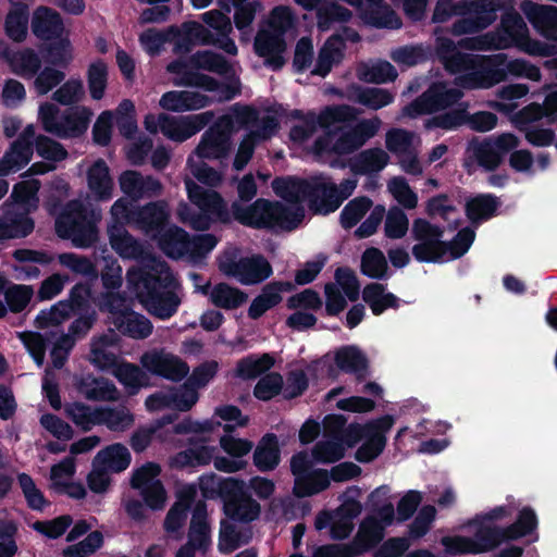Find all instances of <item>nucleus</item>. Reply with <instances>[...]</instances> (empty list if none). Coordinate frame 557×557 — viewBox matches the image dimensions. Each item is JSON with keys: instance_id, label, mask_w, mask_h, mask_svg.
<instances>
[{"instance_id": "nucleus-44", "label": "nucleus", "mask_w": 557, "mask_h": 557, "mask_svg": "<svg viewBox=\"0 0 557 557\" xmlns=\"http://www.w3.org/2000/svg\"><path fill=\"white\" fill-rule=\"evenodd\" d=\"M362 297L375 315H380L388 308H397L399 305V299L379 283H372L366 286L362 292Z\"/></svg>"}, {"instance_id": "nucleus-27", "label": "nucleus", "mask_w": 557, "mask_h": 557, "mask_svg": "<svg viewBox=\"0 0 557 557\" xmlns=\"http://www.w3.org/2000/svg\"><path fill=\"white\" fill-rule=\"evenodd\" d=\"M35 135L34 125H27L22 135L0 160V176H7L27 165L33 156L32 138Z\"/></svg>"}, {"instance_id": "nucleus-42", "label": "nucleus", "mask_w": 557, "mask_h": 557, "mask_svg": "<svg viewBox=\"0 0 557 557\" xmlns=\"http://www.w3.org/2000/svg\"><path fill=\"white\" fill-rule=\"evenodd\" d=\"M509 153V165L519 173L534 174L546 170L549 165V157L546 153H540L536 158H533L529 150H517V148Z\"/></svg>"}, {"instance_id": "nucleus-47", "label": "nucleus", "mask_w": 557, "mask_h": 557, "mask_svg": "<svg viewBox=\"0 0 557 557\" xmlns=\"http://www.w3.org/2000/svg\"><path fill=\"white\" fill-rule=\"evenodd\" d=\"M330 483L326 470L313 469L306 476L295 479L293 492L297 497H309L326 490Z\"/></svg>"}, {"instance_id": "nucleus-22", "label": "nucleus", "mask_w": 557, "mask_h": 557, "mask_svg": "<svg viewBox=\"0 0 557 557\" xmlns=\"http://www.w3.org/2000/svg\"><path fill=\"white\" fill-rule=\"evenodd\" d=\"M131 461L132 455H95L86 478L89 490L96 494L106 493L112 482L110 474L126 470Z\"/></svg>"}, {"instance_id": "nucleus-9", "label": "nucleus", "mask_w": 557, "mask_h": 557, "mask_svg": "<svg viewBox=\"0 0 557 557\" xmlns=\"http://www.w3.org/2000/svg\"><path fill=\"white\" fill-rule=\"evenodd\" d=\"M282 199L285 203L258 199L245 208L239 202H234L233 215L238 222L248 226L293 230L305 216V210L300 205L302 200Z\"/></svg>"}, {"instance_id": "nucleus-12", "label": "nucleus", "mask_w": 557, "mask_h": 557, "mask_svg": "<svg viewBox=\"0 0 557 557\" xmlns=\"http://www.w3.org/2000/svg\"><path fill=\"white\" fill-rule=\"evenodd\" d=\"M184 184L187 197L197 211L187 203H181L177 215L183 223L195 230H207L215 221L226 222L230 219L226 202L218 191L206 189L190 177H185Z\"/></svg>"}, {"instance_id": "nucleus-62", "label": "nucleus", "mask_w": 557, "mask_h": 557, "mask_svg": "<svg viewBox=\"0 0 557 557\" xmlns=\"http://www.w3.org/2000/svg\"><path fill=\"white\" fill-rule=\"evenodd\" d=\"M387 190L403 208L414 209L418 206V195L406 178L401 176L392 177L387 182Z\"/></svg>"}, {"instance_id": "nucleus-33", "label": "nucleus", "mask_w": 557, "mask_h": 557, "mask_svg": "<svg viewBox=\"0 0 557 557\" xmlns=\"http://www.w3.org/2000/svg\"><path fill=\"white\" fill-rule=\"evenodd\" d=\"M121 190L133 199L151 197L160 194L161 184L151 176H143L136 171H125L119 177Z\"/></svg>"}, {"instance_id": "nucleus-51", "label": "nucleus", "mask_w": 557, "mask_h": 557, "mask_svg": "<svg viewBox=\"0 0 557 557\" xmlns=\"http://www.w3.org/2000/svg\"><path fill=\"white\" fill-rule=\"evenodd\" d=\"M73 312V305L69 301H59L49 309L41 310L36 319L35 324L41 330H53L70 319Z\"/></svg>"}, {"instance_id": "nucleus-32", "label": "nucleus", "mask_w": 557, "mask_h": 557, "mask_svg": "<svg viewBox=\"0 0 557 557\" xmlns=\"http://www.w3.org/2000/svg\"><path fill=\"white\" fill-rule=\"evenodd\" d=\"M296 4L307 11H317L318 27L327 30L335 22H346L351 13L348 9L335 2L323 0H294Z\"/></svg>"}, {"instance_id": "nucleus-55", "label": "nucleus", "mask_w": 557, "mask_h": 557, "mask_svg": "<svg viewBox=\"0 0 557 557\" xmlns=\"http://www.w3.org/2000/svg\"><path fill=\"white\" fill-rule=\"evenodd\" d=\"M50 41L45 49L47 62L55 67H65L73 60V47L67 34L65 33Z\"/></svg>"}, {"instance_id": "nucleus-5", "label": "nucleus", "mask_w": 557, "mask_h": 557, "mask_svg": "<svg viewBox=\"0 0 557 557\" xmlns=\"http://www.w3.org/2000/svg\"><path fill=\"white\" fill-rule=\"evenodd\" d=\"M175 85L195 86L214 92L219 101L234 98L239 91L235 69L223 57L212 51L195 53L188 60L168 65Z\"/></svg>"}, {"instance_id": "nucleus-13", "label": "nucleus", "mask_w": 557, "mask_h": 557, "mask_svg": "<svg viewBox=\"0 0 557 557\" xmlns=\"http://www.w3.org/2000/svg\"><path fill=\"white\" fill-rule=\"evenodd\" d=\"M255 119V112L249 107L234 110L219 119L203 135L195 152L190 157L197 159H220L225 157L231 148V135L235 124H248Z\"/></svg>"}, {"instance_id": "nucleus-16", "label": "nucleus", "mask_w": 557, "mask_h": 557, "mask_svg": "<svg viewBox=\"0 0 557 557\" xmlns=\"http://www.w3.org/2000/svg\"><path fill=\"white\" fill-rule=\"evenodd\" d=\"M219 269L227 276L245 285L257 284L272 274L270 263L260 256L244 258L239 249L231 247L219 258Z\"/></svg>"}, {"instance_id": "nucleus-6", "label": "nucleus", "mask_w": 557, "mask_h": 557, "mask_svg": "<svg viewBox=\"0 0 557 557\" xmlns=\"http://www.w3.org/2000/svg\"><path fill=\"white\" fill-rule=\"evenodd\" d=\"M277 196L286 199H309L312 208L322 214L335 211L357 187L356 178H348L336 186L327 177L314 176L309 181L296 178L275 180L272 184Z\"/></svg>"}, {"instance_id": "nucleus-15", "label": "nucleus", "mask_w": 557, "mask_h": 557, "mask_svg": "<svg viewBox=\"0 0 557 557\" xmlns=\"http://www.w3.org/2000/svg\"><path fill=\"white\" fill-rule=\"evenodd\" d=\"M214 430V423L211 420L203 422L183 421L174 428H164L160 424L152 428L139 429L132 436V448L141 451L157 442L173 440L172 434L187 435L188 442H207Z\"/></svg>"}, {"instance_id": "nucleus-17", "label": "nucleus", "mask_w": 557, "mask_h": 557, "mask_svg": "<svg viewBox=\"0 0 557 557\" xmlns=\"http://www.w3.org/2000/svg\"><path fill=\"white\" fill-rule=\"evenodd\" d=\"M212 119L213 113L210 111L180 117L148 114L144 124L149 133L161 132L171 140L184 141L202 129Z\"/></svg>"}, {"instance_id": "nucleus-53", "label": "nucleus", "mask_w": 557, "mask_h": 557, "mask_svg": "<svg viewBox=\"0 0 557 557\" xmlns=\"http://www.w3.org/2000/svg\"><path fill=\"white\" fill-rule=\"evenodd\" d=\"M537 525L539 520L534 509L525 506L519 510L516 521L504 529L509 541H517L532 534Z\"/></svg>"}, {"instance_id": "nucleus-38", "label": "nucleus", "mask_w": 557, "mask_h": 557, "mask_svg": "<svg viewBox=\"0 0 557 557\" xmlns=\"http://www.w3.org/2000/svg\"><path fill=\"white\" fill-rule=\"evenodd\" d=\"M290 288L288 283H271L263 287L260 295H258L251 302L248 315L251 319L260 318L264 312L275 307L282 300V293Z\"/></svg>"}, {"instance_id": "nucleus-8", "label": "nucleus", "mask_w": 557, "mask_h": 557, "mask_svg": "<svg viewBox=\"0 0 557 557\" xmlns=\"http://www.w3.org/2000/svg\"><path fill=\"white\" fill-rule=\"evenodd\" d=\"M412 235L418 242L412 247L413 257L420 262H448L463 256L471 247L475 234L466 227L450 243L441 238L443 232L424 219H417L412 224Z\"/></svg>"}, {"instance_id": "nucleus-14", "label": "nucleus", "mask_w": 557, "mask_h": 557, "mask_svg": "<svg viewBox=\"0 0 557 557\" xmlns=\"http://www.w3.org/2000/svg\"><path fill=\"white\" fill-rule=\"evenodd\" d=\"M214 493L222 499L223 510L228 519L249 523L259 518L260 504L251 497L243 480L234 478L221 480L216 490L211 488V498Z\"/></svg>"}, {"instance_id": "nucleus-56", "label": "nucleus", "mask_w": 557, "mask_h": 557, "mask_svg": "<svg viewBox=\"0 0 557 557\" xmlns=\"http://www.w3.org/2000/svg\"><path fill=\"white\" fill-rule=\"evenodd\" d=\"M40 183L37 180H24L14 185L11 194L15 205L21 206L26 213L34 211L38 207L39 199L37 193L39 190Z\"/></svg>"}, {"instance_id": "nucleus-36", "label": "nucleus", "mask_w": 557, "mask_h": 557, "mask_svg": "<svg viewBox=\"0 0 557 557\" xmlns=\"http://www.w3.org/2000/svg\"><path fill=\"white\" fill-rule=\"evenodd\" d=\"M395 423V418L391 414H385L380 419L373 420L364 426H352L350 431L358 435L364 436L367 447L372 449V453H381L386 445V435Z\"/></svg>"}, {"instance_id": "nucleus-4", "label": "nucleus", "mask_w": 557, "mask_h": 557, "mask_svg": "<svg viewBox=\"0 0 557 557\" xmlns=\"http://www.w3.org/2000/svg\"><path fill=\"white\" fill-rule=\"evenodd\" d=\"M437 52L445 67L459 74L458 85L465 88H490L507 76L541 79L540 69L527 60H507L505 54L493 57L462 54L450 39H437Z\"/></svg>"}, {"instance_id": "nucleus-23", "label": "nucleus", "mask_w": 557, "mask_h": 557, "mask_svg": "<svg viewBox=\"0 0 557 557\" xmlns=\"http://www.w3.org/2000/svg\"><path fill=\"white\" fill-rule=\"evenodd\" d=\"M359 283L356 274L346 268H339L335 272V282L325 286L326 305L329 314H337L344 310L347 300L355 301L359 296Z\"/></svg>"}, {"instance_id": "nucleus-54", "label": "nucleus", "mask_w": 557, "mask_h": 557, "mask_svg": "<svg viewBox=\"0 0 557 557\" xmlns=\"http://www.w3.org/2000/svg\"><path fill=\"white\" fill-rule=\"evenodd\" d=\"M344 44L343 40L337 37H331L322 47L319 58L313 70V73L320 76H325L332 66L339 62L343 55Z\"/></svg>"}, {"instance_id": "nucleus-34", "label": "nucleus", "mask_w": 557, "mask_h": 557, "mask_svg": "<svg viewBox=\"0 0 557 557\" xmlns=\"http://www.w3.org/2000/svg\"><path fill=\"white\" fill-rule=\"evenodd\" d=\"M211 102L208 96L191 90H173L165 92L159 104L162 109L173 112L194 111L206 108Z\"/></svg>"}, {"instance_id": "nucleus-35", "label": "nucleus", "mask_w": 557, "mask_h": 557, "mask_svg": "<svg viewBox=\"0 0 557 557\" xmlns=\"http://www.w3.org/2000/svg\"><path fill=\"white\" fill-rule=\"evenodd\" d=\"M32 30L42 40H52L66 33L60 14L47 7H39L34 11Z\"/></svg>"}, {"instance_id": "nucleus-58", "label": "nucleus", "mask_w": 557, "mask_h": 557, "mask_svg": "<svg viewBox=\"0 0 557 557\" xmlns=\"http://www.w3.org/2000/svg\"><path fill=\"white\" fill-rule=\"evenodd\" d=\"M28 9L26 5H13L9 11L4 28L9 38L14 41H23L27 34Z\"/></svg>"}, {"instance_id": "nucleus-40", "label": "nucleus", "mask_w": 557, "mask_h": 557, "mask_svg": "<svg viewBox=\"0 0 557 557\" xmlns=\"http://www.w3.org/2000/svg\"><path fill=\"white\" fill-rule=\"evenodd\" d=\"M92 112L86 107H74L64 111L61 128L52 127V129L61 131L60 137H76L82 135L88 128Z\"/></svg>"}, {"instance_id": "nucleus-24", "label": "nucleus", "mask_w": 557, "mask_h": 557, "mask_svg": "<svg viewBox=\"0 0 557 557\" xmlns=\"http://www.w3.org/2000/svg\"><path fill=\"white\" fill-rule=\"evenodd\" d=\"M140 363L152 374L171 381H180L189 372V367L184 360L164 349H152L145 352L140 358Z\"/></svg>"}, {"instance_id": "nucleus-64", "label": "nucleus", "mask_w": 557, "mask_h": 557, "mask_svg": "<svg viewBox=\"0 0 557 557\" xmlns=\"http://www.w3.org/2000/svg\"><path fill=\"white\" fill-rule=\"evenodd\" d=\"M387 262L384 253L377 248L367 249L361 259V271L372 278H383L387 274Z\"/></svg>"}, {"instance_id": "nucleus-60", "label": "nucleus", "mask_w": 557, "mask_h": 557, "mask_svg": "<svg viewBox=\"0 0 557 557\" xmlns=\"http://www.w3.org/2000/svg\"><path fill=\"white\" fill-rule=\"evenodd\" d=\"M371 208L372 201L368 197H357L350 200L341 212V225L346 230L356 226Z\"/></svg>"}, {"instance_id": "nucleus-7", "label": "nucleus", "mask_w": 557, "mask_h": 557, "mask_svg": "<svg viewBox=\"0 0 557 557\" xmlns=\"http://www.w3.org/2000/svg\"><path fill=\"white\" fill-rule=\"evenodd\" d=\"M467 50L507 49L516 47L533 57H550L557 52L553 44L532 39L524 21L517 13H506L497 33L467 38L459 42Z\"/></svg>"}, {"instance_id": "nucleus-26", "label": "nucleus", "mask_w": 557, "mask_h": 557, "mask_svg": "<svg viewBox=\"0 0 557 557\" xmlns=\"http://www.w3.org/2000/svg\"><path fill=\"white\" fill-rule=\"evenodd\" d=\"M245 456L246 455H171L170 466L178 470L196 468L209 465L214 457L213 463L216 470L233 473L247 466L248 462L244 459Z\"/></svg>"}, {"instance_id": "nucleus-59", "label": "nucleus", "mask_w": 557, "mask_h": 557, "mask_svg": "<svg viewBox=\"0 0 557 557\" xmlns=\"http://www.w3.org/2000/svg\"><path fill=\"white\" fill-rule=\"evenodd\" d=\"M358 76L369 83L384 84L394 81L397 72L387 61H374L362 65L358 70Z\"/></svg>"}, {"instance_id": "nucleus-46", "label": "nucleus", "mask_w": 557, "mask_h": 557, "mask_svg": "<svg viewBox=\"0 0 557 557\" xmlns=\"http://www.w3.org/2000/svg\"><path fill=\"white\" fill-rule=\"evenodd\" d=\"M34 230V221L27 213L14 214L8 211L0 219V239L20 238L30 234Z\"/></svg>"}, {"instance_id": "nucleus-37", "label": "nucleus", "mask_w": 557, "mask_h": 557, "mask_svg": "<svg viewBox=\"0 0 557 557\" xmlns=\"http://www.w3.org/2000/svg\"><path fill=\"white\" fill-rule=\"evenodd\" d=\"M117 343L119 337L114 332L94 338L90 345V362L102 370L116 366Z\"/></svg>"}, {"instance_id": "nucleus-57", "label": "nucleus", "mask_w": 557, "mask_h": 557, "mask_svg": "<svg viewBox=\"0 0 557 557\" xmlns=\"http://www.w3.org/2000/svg\"><path fill=\"white\" fill-rule=\"evenodd\" d=\"M420 146L421 139L419 136L404 129H393L386 135V147L398 157L417 152Z\"/></svg>"}, {"instance_id": "nucleus-41", "label": "nucleus", "mask_w": 557, "mask_h": 557, "mask_svg": "<svg viewBox=\"0 0 557 557\" xmlns=\"http://www.w3.org/2000/svg\"><path fill=\"white\" fill-rule=\"evenodd\" d=\"M201 293L208 294L211 302L223 309H235L242 306L247 295L236 287L230 286L225 283L214 285L210 290L208 286L202 287Z\"/></svg>"}, {"instance_id": "nucleus-3", "label": "nucleus", "mask_w": 557, "mask_h": 557, "mask_svg": "<svg viewBox=\"0 0 557 557\" xmlns=\"http://www.w3.org/2000/svg\"><path fill=\"white\" fill-rule=\"evenodd\" d=\"M85 183L88 189L85 202L70 201L55 221L57 234L63 239H70L77 248H88L98 239L97 223L101 220V210L94 208L91 201H109L114 191L110 168L102 159L87 164Z\"/></svg>"}, {"instance_id": "nucleus-10", "label": "nucleus", "mask_w": 557, "mask_h": 557, "mask_svg": "<svg viewBox=\"0 0 557 557\" xmlns=\"http://www.w3.org/2000/svg\"><path fill=\"white\" fill-rule=\"evenodd\" d=\"M512 8L511 0H476L469 4H455L453 0H438L433 21L443 23L453 15H459L461 18L454 24L453 33L455 35L471 34L491 25L496 20L498 11Z\"/></svg>"}, {"instance_id": "nucleus-2", "label": "nucleus", "mask_w": 557, "mask_h": 557, "mask_svg": "<svg viewBox=\"0 0 557 557\" xmlns=\"http://www.w3.org/2000/svg\"><path fill=\"white\" fill-rule=\"evenodd\" d=\"M358 110L349 106L325 108L319 115L295 110L290 117L298 120L289 133L290 140L322 158L325 154L352 152L372 138L381 127L377 117L362 120L351 128L337 126L356 119Z\"/></svg>"}, {"instance_id": "nucleus-20", "label": "nucleus", "mask_w": 557, "mask_h": 557, "mask_svg": "<svg viewBox=\"0 0 557 557\" xmlns=\"http://www.w3.org/2000/svg\"><path fill=\"white\" fill-rule=\"evenodd\" d=\"M520 139L512 133H502L483 141H471L467 148L468 160L485 170L496 169L505 154L518 148Z\"/></svg>"}, {"instance_id": "nucleus-61", "label": "nucleus", "mask_w": 557, "mask_h": 557, "mask_svg": "<svg viewBox=\"0 0 557 557\" xmlns=\"http://www.w3.org/2000/svg\"><path fill=\"white\" fill-rule=\"evenodd\" d=\"M388 162L387 153L382 149H369L361 152L354 162V169L362 174L382 171Z\"/></svg>"}, {"instance_id": "nucleus-50", "label": "nucleus", "mask_w": 557, "mask_h": 557, "mask_svg": "<svg viewBox=\"0 0 557 557\" xmlns=\"http://www.w3.org/2000/svg\"><path fill=\"white\" fill-rule=\"evenodd\" d=\"M349 98L372 110H379L393 102L394 96L386 89L377 87H356L349 92Z\"/></svg>"}, {"instance_id": "nucleus-31", "label": "nucleus", "mask_w": 557, "mask_h": 557, "mask_svg": "<svg viewBox=\"0 0 557 557\" xmlns=\"http://www.w3.org/2000/svg\"><path fill=\"white\" fill-rule=\"evenodd\" d=\"M521 11L543 37L554 40L557 29V8L524 1L521 3Z\"/></svg>"}, {"instance_id": "nucleus-21", "label": "nucleus", "mask_w": 557, "mask_h": 557, "mask_svg": "<svg viewBox=\"0 0 557 557\" xmlns=\"http://www.w3.org/2000/svg\"><path fill=\"white\" fill-rule=\"evenodd\" d=\"M462 92L453 85L445 83L433 84L419 99L404 109V114L417 117L444 110L456 103Z\"/></svg>"}, {"instance_id": "nucleus-45", "label": "nucleus", "mask_w": 557, "mask_h": 557, "mask_svg": "<svg viewBox=\"0 0 557 557\" xmlns=\"http://www.w3.org/2000/svg\"><path fill=\"white\" fill-rule=\"evenodd\" d=\"M471 539L474 555L492 552L502 543L509 541L505 529L497 525H481Z\"/></svg>"}, {"instance_id": "nucleus-18", "label": "nucleus", "mask_w": 557, "mask_h": 557, "mask_svg": "<svg viewBox=\"0 0 557 557\" xmlns=\"http://www.w3.org/2000/svg\"><path fill=\"white\" fill-rule=\"evenodd\" d=\"M168 216L164 202L149 203L137 211L131 209V202L125 198L114 201L110 209L108 225L132 224L146 234L152 233Z\"/></svg>"}, {"instance_id": "nucleus-30", "label": "nucleus", "mask_w": 557, "mask_h": 557, "mask_svg": "<svg viewBox=\"0 0 557 557\" xmlns=\"http://www.w3.org/2000/svg\"><path fill=\"white\" fill-rule=\"evenodd\" d=\"M169 215L162 221V223L156 228L151 235L158 238L160 248L165 255L171 258H189V237L185 231L177 226L165 227L164 223Z\"/></svg>"}, {"instance_id": "nucleus-11", "label": "nucleus", "mask_w": 557, "mask_h": 557, "mask_svg": "<svg viewBox=\"0 0 557 557\" xmlns=\"http://www.w3.org/2000/svg\"><path fill=\"white\" fill-rule=\"evenodd\" d=\"M296 25V15L290 7H274L261 23L255 37V52L264 59L273 70L281 69L285 63L286 41L284 36Z\"/></svg>"}, {"instance_id": "nucleus-48", "label": "nucleus", "mask_w": 557, "mask_h": 557, "mask_svg": "<svg viewBox=\"0 0 557 557\" xmlns=\"http://www.w3.org/2000/svg\"><path fill=\"white\" fill-rule=\"evenodd\" d=\"M183 32L190 40L201 44L212 42L231 55L237 54V47L233 39H231L227 35H221L220 38L212 40L211 34L197 22L185 23L183 25Z\"/></svg>"}, {"instance_id": "nucleus-49", "label": "nucleus", "mask_w": 557, "mask_h": 557, "mask_svg": "<svg viewBox=\"0 0 557 557\" xmlns=\"http://www.w3.org/2000/svg\"><path fill=\"white\" fill-rule=\"evenodd\" d=\"M334 361L337 368L347 373H360L367 368V357L354 345L343 346L335 350Z\"/></svg>"}, {"instance_id": "nucleus-25", "label": "nucleus", "mask_w": 557, "mask_h": 557, "mask_svg": "<svg viewBox=\"0 0 557 557\" xmlns=\"http://www.w3.org/2000/svg\"><path fill=\"white\" fill-rule=\"evenodd\" d=\"M466 122L474 131L488 132L496 126L497 116L494 113L481 111L467 117L466 109H462L430 119L425 122V127L428 129L434 127L453 129Z\"/></svg>"}, {"instance_id": "nucleus-1", "label": "nucleus", "mask_w": 557, "mask_h": 557, "mask_svg": "<svg viewBox=\"0 0 557 557\" xmlns=\"http://www.w3.org/2000/svg\"><path fill=\"white\" fill-rule=\"evenodd\" d=\"M111 248L122 259L138 260L127 271V288L143 306L160 319L172 317L181 302L178 283L165 262L152 257L123 225H108Z\"/></svg>"}, {"instance_id": "nucleus-39", "label": "nucleus", "mask_w": 557, "mask_h": 557, "mask_svg": "<svg viewBox=\"0 0 557 557\" xmlns=\"http://www.w3.org/2000/svg\"><path fill=\"white\" fill-rule=\"evenodd\" d=\"M384 525L373 517L366 518L359 527V531L351 545L355 555L358 556L379 544L383 539Z\"/></svg>"}, {"instance_id": "nucleus-28", "label": "nucleus", "mask_w": 557, "mask_h": 557, "mask_svg": "<svg viewBox=\"0 0 557 557\" xmlns=\"http://www.w3.org/2000/svg\"><path fill=\"white\" fill-rule=\"evenodd\" d=\"M0 58L13 74L23 78H34L41 66L39 54L30 48L11 49L3 46L0 47Z\"/></svg>"}, {"instance_id": "nucleus-52", "label": "nucleus", "mask_w": 557, "mask_h": 557, "mask_svg": "<svg viewBox=\"0 0 557 557\" xmlns=\"http://www.w3.org/2000/svg\"><path fill=\"white\" fill-rule=\"evenodd\" d=\"M529 92V87L524 84H510L500 88L497 92L498 100L491 101L488 106L496 111L510 116L517 109L515 102L523 98Z\"/></svg>"}, {"instance_id": "nucleus-29", "label": "nucleus", "mask_w": 557, "mask_h": 557, "mask_svg": "<svg viewBox=\"0 0 557 557\" xmlns=\"http://www.w3.org/2000/svg\"><path fill=\"white\" fill-rule=\"evenodd\" d=\"M193 383H186L174 392H162L150 396L146 400L149 410H159L164 407L180 411L189 410L198 400V393Z\"/></svg>"}, {"instance_id": "nucleus-63", "label": "nucleus", "mask_w": 557, "mask_h": 557, "mask_svg": "<svg viewBox=\"0 0 557 557\" xmlns=\"http://www.w3.org/2000/svg\"><path fill=\"white\" fill-rule=\"evenodd\" d=\"M34 289L29 285L10 284L4 292L8 310L13 313L22 312L30 302Z\"/></svg>"}, {"instance_id": "nucleus-43", "label": "nucleus", "mask_w": 557, "mask_h": 557, "mask_svg": "<svg viewBox=\"0 0 557 557\" xmlns=\"http://www.w3.org/2000/svg\"><path fill=\"white\" fill-rule=\"evenodd\" d=\"M235 8L234 24L240 32V40L248 41L249 29L255 21L256 14L263 9L260 0H232Z\"/></svg>"}, {"instance_id": "nucleus-19", "label": "nucleus", "mask_w": 557, "mask_h": 557, "mask_svg": "<svg viewBox=\"0 0 557 557\" xmlns=\"http://www.w3.org/2000/svg\"><path fill=\"white\" fill-rule=\"evenodd\" d=\"M101 309L109 313L110 322L123 334L133 338H146L152 332L150 321L131 311L126 300L117 295L108 294L101 304Z\"/></svg>"}]
</instances>
